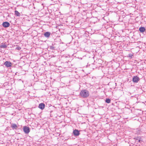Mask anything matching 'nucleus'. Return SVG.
Instances as JSON below:
<instances>
[{"label": "nucleus", "mask_w": 146, "mask_h": 146, "mask_svg": "<svg viewBox=\"0 0 146 146\" xmlns=\"http://www.w3.org/2000/svg\"><path fill=\"white\" fill-rule=\"evenodd\" d=\"M73 134L76 136H78L80 135L79 131L78 130L75 129L74 130L73 132Z\"/></svg>", "instance_id": "nucleus-6"}, {"label": "nucleus", "mask_w": 146, "mask_h": 146, "mask_svg": "<svg viewBox=\"0 0 146 146\" xmlns=\"http://www.w3.org/2000/svg\"><path fill=\"white\" fill-rule=\"evenodd\" d=\"M7 46L5 43H2L0 45V47L2 48H7Z\"/></svg>", "instance_id": "nucleus-11"}, {"label": "nucleus", "mask_w": 146, "mask_h": 146, "mask_svg": "<svg viewBox=\"0 0 146 146\" xmlns=\"http://www.w3.org/2000/svg\"><path fill=\"white\" fill-rule=\"evenodd\" d=\"M15 14L17 16H19V17L20 16L21 14H20V13H19L18 11H16V10L15 11Z\"/></svg>", "instance_id": "nucleus-13"}, {"label": "nucleus", "mask_w": 146, "mask_h": 146, "mask_svg": "<svg viewBox=\"0 0 146 146\" xmlns=\"http://www.w3.org/2000/svg\"><path fill=\"white\" fill-rule=\"evenodd\" d=\"M133 56V54L132 53H129L128 54V57L130 58H132V56Z\"/></svg>", "instance_id": "nucleus-16"}, {"label": "nucleus", "mask_w": 146, "mask_h": 146, "mask_svg": "<svg viewBox=\"0 0 146 146\" xmlns=\"http://www.w3.org/2000/svg\"><path fill=\"white\" fill-rule=\"evenodd\" d=\"M111 100L109 99H106V102L108 103H109L110 102Z\"/></svg>", "instance_id": "nucleus-15"}, {"label": "nucleus", "mask_w": 146, "mask_h": 146, "mask_svg": "<svg viewBox=\"0 0 146 146\" xmlns=\"http://www.w3.org/2000/svg\"><path fill=\"white\" fill-rule=\"evenodd\" d=\"M140 79L137 76H134L132 79V80L134 83H137L139 80Z\"/></svg>", "instance_id": "nucleus-3"}, {"label": "nucleus", "mask_w": 146, "mask_h": 146, "mask_svg": "<svg viewBox=\"0 0 146 146\" xmlns=\"http://www.w3.org/2000/svg\"><path fill=\"white\" fill-rule=\"evenodd\" d=\"M11 127L13 129H16L18 127V126L15 123H12L11 124Z\"/></svg>", "instance_id": "nucleus-8"}, {"label": "nucleus", "mask_w": 146, "mask_h": 146, "mask_svg": "<svg viewBox=\"0 0 146 146\" xmlns=\"http://www.w3.org/2000/svg\"><path fill=\"white\" fill-rule=\"evenodd\" d=\"M45 106L44 104L41 103L39 104L38 108L41 110H43Z\"/></svg>", "instance_id": "nucleus-7"}, {"label": "nucleus", "mask_w": 146, "mask_h": 146, "mask_svg": "<svg viewBox=\"0 0 146 146\" xmlns=\"http://www.w3.org/2000/svg\"><path fill=\"white\" fill-rule=\"evenodd\" d=\"M139 30L140 32L143 33L145 31V28L143 27H141L139 28Z\"/></svg>", "instance_id": "nucleus-12"}, {"label": "nucleus", "mask_w": 146, "mask_h": 146, "mask_svg": "<svg viewBox=\"0 0 146 146\" xmlns=\"http://www.w3.org/2000/svg\"><path fill=\"white\" fill-rule=\"evenodd\" d=\"M4 65L7 67H10L12 65L11 63L8 61H6L4 63Z\"/></svg>", "instance_id": "nucleus-4"}, {"label": "nucleus", "mask_w": 146, "mask_h": 146, "mask_svg": "<svg viewBox=\"0 0 146 146\" xmlns=\"http://www.w3.org/2000/svg\"><path fill=\"white\" fill-rule=\"evenodd\" d=\"M50 33L48 32H45L44 34V36L47 38H49L50 37Z\"/></svg>", "instance_id": "nucleus-10"}, {"label": "nucleus", "mask_w": 146, "mask_h": 146, "mask_svg": "<svg viewBox=\"0 0 146 146\" xmlns=\"http://www.w3.org/2000/svg\"><path fill=\"white\" fill-rule=\"evenodd\" d=\"M80 95L82 98H86L89 96V92L86 90H83L81 91Z\"/></svg>", "instance_id": "nucleus-1"}, {"label": "nucleus", "mask_w": 146, "mask_h": 146, "mask_svg": "<svg viewBox=\"0 0 146 146\" xmlns=\"http://www.w3.org/2000/svg\"><path fill=\"white\" fill-rule=\"evenodd\" d=\"M10 23L7 22H5L3 23V26L5 28L8 27L10 26Z\"/></svg>", "instance_id": "nucleus-5"}, {"label": "nucleus", "mask_w": 146, "mask_h": 146, "mask_svg": "<svg viewBox=\"0 0 146 146\" xmlns=\"http://www.w3.org/2000/svg\"><path fill=\"white\" fill-rule=\"evenodd\" d=\"M21 49V48L18 45H17L16 46V47L15 48L16 49L19 50Z\"/></svg>", "instance_id": "nucleus-14"}, {"label": "nucleus", "mask_w": 146, "mask_h": 146, "mask_svg": "<svg viewBox=\"0 0 146 146\" xmlns=\"http://www.w3.org/2000/svg\"><path fill=\"white\" fill-rule=\"evenodd\" d=\"M134 139H135V142L137 143L140 142L141 143V142L142 141L141 140V138L140 137H136L134 138Z\"/></svg>", "instance_id": "nucleus-9"}, {"label": "nucleus", "mask_w": 146, "mask_h": 146, "mask_svg": "<svg viewBox=\"0 0 146 146\" xmlns=\"http://www.w3.org/2000/svg\"><path fill=\"white\" fill-rule=\"evenodd\" d=\"M23 131L25 133L28 134L30 132V129L29 127L25 126L23 127Z\"/></svg>", "instance_id": "nucleus-2"}]
</instances>
